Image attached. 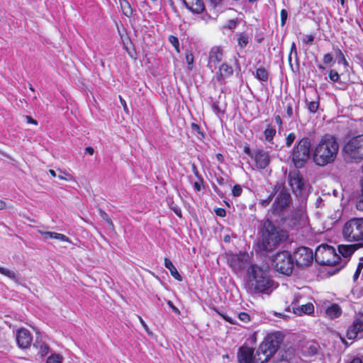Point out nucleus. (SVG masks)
Masks as SVG:
<instances>
[{
	"label": "nucleus",
	"instance_id": "nucleus-1",
	"mask_svg": "<svg viewBox=\"0 0 363 363\" xmlns=\"http://www.w3.org/2000/svg\"><path fill=\"white\" fill-rule=\"evenodd\" d=\"M339 143L337 138L329 134L321 137L313 149V159L318 166H325L333 162L337 155Z\"/></svg>",
	"mask_w": 363,
	"mask_h": 363
},
{
	"label": "nucleus",
	"instance_id": "nucleus-2",
	"mask_svg": "<svg viewBox=\"0 0 363 363\" xmlns=\"http://www.w3.org/2000/svg\"><path fill=\"white\" fill-rule=\"evenodd\" d=\"M274 281L267 272L255 264H250L247 269L246 288L251 293L268 292L274 288Z\"/></svg>",
	"mask_w": 363,
	"mask_h": 363
},
{
	"label": "nucleus",
	"instance_id": "nucleus-3",
	"mask_svg": "<svg viewBox=\"0 0 363 363\" xmlns=\"http://www.w3.org/2000/svg\"><path fill=\"white\" fill-rule=\"evenodd\" d=\"M286 237L285 232L269 223L265 224L262 230L259 247L261 250L271 252L276 249Z\"/></svg>",
	"mask_w": 363,
	"mask_h": 363
},
{
	"label": "nucleus",
	"instance_id": "nucleus-4",
	"mask_svg": "<svg viewBox=\"0 0 363 363\" xmlns=\"http://www.w3.org/2000/svg\"><path fill=\"white\" fill-rule=\"evenodd\" d=\"M282 340L283 337L279 332L268 334L257 350L258 357L255 359L256 361L267 363L270 357L277 352Z\"/></svg>",
	"mask_w": 363,
	"mask_h": 363
},
{
	"label": "nucleus",
	"instance_id": "nucleus-5",
	"mask_svg": "<svg viewBox=\"0 0 363 363\" xmlns=\"http://www.w3.org/2000/svg\"><path fill=\"white\" fill-rule=\"evenodd\" d=\"M345 160L359 162L363 160V135L350 138L343 147Z\"/></svg>",
	"mask_w": 363,
	"mask_h": 363
},
{
	"label": "nucleus",
	"instance_id": "nucleus-6",
	"mask_svg": "<svg viewBox=\"0 0 363 363\" xmlns=\"http://www.w3.org/2000/svg\"><path fill=\"white\" fill-rule=\"evenodd\" d=\"M311 140L303 138L295 145L292 150V161L296 168L303 167L311 155Z\"/></svg>",
	"mask_w": 363,
	"mask_h": 363
},
{
	"label": "nucleus",
	"instance_id": "nucleus-7",
	"mask_svg": "<svg viewBox=\"0 0 363 363\" xmlns=\"http://www.w3.org/2000/svg\"><path fill=\"white\" fill-rule=\"evenodd\" d=\"M343 238L348 242L363 241V218H352L342 228Z\"/></svg>",
	"mask_w": 363,
	"mask_h": 363
},
{
	"label": "nucleus",
	"instance_id": "nucleus-8",
	"mask_svg": "<svg viewBox=\"0 0 363 363\" xmlns=\"http://www.w3.org/2000/svg\"><path fill=\"white\" fill-rule=\"evenodd\" d=\"M315 260L322 265H336L340 263V257L335 249L328 245H319L315 253Z\"/></svg>",
	"mask_w": 363,
	"mask_h": 363
},
{
	"label": "nucleus",
	"instance_id": "nucleus-9",
	"mask_svg": "<svg viewBox=\"0 0 363 363\" xmlns=\"http://www.w3.org/2000/svg\"><path fill=\"white\" fill-rule=\"evenodd\" d=\"M275 269L285 275L291 274L294 268V260L288 251L278 252L273 259Z\"/></svg>",
	"mask_w": 363,
	"mask_h": 363
},
{
	"label": "nucleus",
	"instance_id": "nucleus-10",
	"mask_svg": "<svg viewBox=\"0 0 363 363\" xmlns=\"http://www.w3.org/2000/svg\"><path fill=\"white\" fill-rule=\"evenodd\" d=\"M315 255L311 249L306 247H298L294 251L293 255L294 263L295 262L298 267H304L310 265Z\"/></svg>",
	"mask_w": 363,
	"mask_h": 363
},
{
	"label": "nucleus",
	"instance_id": "nucleus-11",
	"mask_svg": "<svg viewBox=\"0 0 363 363\" xmlns=\"http://www.w3.org/2000/svg\"><path fill=\"white\" fill-rule=\"evenodd\" d=\"M227 260L230 267L235 272H240L250 264V256L247 252L228 254Z\"/></svg>",
	"mask_w": 363,
	"mask_h": 363
},
{
	"label": "nucleus",
	"instance_id": "nucleus-12",
	"mask_svg": "<svg viewBox=\"0 0 363 363\" xmlns=\"http://www.w3.org/2000/svg\"><path fill=\"white\" fill-rule=\"evenodd\" d=\"M225 52L220 46H213L208 52L207 67L214 72L225 61Z\"/></svg>",
	"mask_w": 363,
	"mask_h": 363
},
{
	"label": "nucleus",
	"instance_id": "nucleus-13",
	"mask_svg": "<svg viewBox=\"0 0 363 363\" xmlns=\"http://www.w3.org/2000/svg\"><path fill=\"white\" fill-rule=\"evenodd\" d=\"M289 183L296 196H302L306 194V186L299 172H290L289 174Z\"/></svg>",
	"mask_w": 363,
	"mask_h": 363
},
{
	"label": "nucleus",
	"instance_id": "nucleus-14",
	"mask_svg": "<svg viewBox=\"0 0 363 363\" xmlns=\"http://www.w3.org/2000/svg\"><path fill=\"white\" fill-rule=\"evenodd\" d=\"M290 201V194L284 189H281L272 205L273 212L276 213L281 212L289 205Z\"/></svg>",
	"mask_w": 363,
	"mask_h": 363
},
{
	"label": "nucleus",
	"instance_id": "nucleus-15",
	"mask_svg": "<svg viewBox=\"0 0 363 363\" xmlns=\"http://www.w3.org/2000/svg\"><path fill=\"white\" fill-rule=\"evenodd\" d=\"M252 160L257 169H264L270 162V156L267 151L257 148L252 151Z\"/></svg>",
	"mask_w": 363,
	"mask_h": 363
},
{
	"label": "nucleus",
	"instance_id": "nucleus-16",
	"mask_svg": "<svg viewBox=\"0 0 363 363\" xmlns=\"http://www.w3.org/2000/svg\"><path fill=\"white\" fill-rule=\"evenodd\" d=\"M361 332H363V312L355 315L352 324L347 329V337L350 340H354Z\"/></svg>",
	"mask_w": 363,
	"mask_h": 363
},
{
	"label": "nucleus",
	"instance_id": "nucleus-17",
	"mask_svg": "<svg viewBox=\"0 0 363 363\" xmlns=\"http://www.w3.org/2000/svg\"><path fill=\"white\" fill-rule=\"evenodd\" d=\"M257 357V354L254 357V350L248 347H240L238 353L239 363H253L254 361L256 363H260L256 361L255 359Z\"/></svg>",
	"mask_w": 363,
	"mask_h": 363
},
{
	"label": "nucleus",
	"instance_id": "nucleus-18",
	"mask_svg": "<svg viewBox=\"0 0 363 363\" xmlns=\"http://www.w3.org/2000/svg\"><path fill=\"white\" fill-rule=\"evenodd\" d=\"M33 337L30 333L25 328H21L16 332V342L20 348L26 349L30 347Z\"/></svg>",
	"mask_w": 363,
	"mask_h": 363
},
{
	"label": "nucleus",
	"instance_id": "nucleus-19",
	"mask_svg": "<svg viewBox=\"0 0 363 363\" xmlns=\"http://www.w3.org/2000/svg\"><path fill=\"white\" fill-rule=\"evenodd\" d=\"M294 356V350L290 348L286 350H281L277 355L274 357L271 363H291V359Z\"/></svg>",
	"mask_w": 363,
	"mask_h": 363
},
{
	"label": "nucleus",
	"instance_id": "nucleus-20",
	"mask_svg": "<svg viewBox=\"0 0 363 363\" xmlns=\"http://www.w3.org/2000/svg\"><path fill=\"white\" fill-rule=\"evenodd\" d=\"M218 68V70L216 72V78L218 82H221L223 79L230 77L233 73L232 66L225 62L220 64Z\"/></svg>",
	"mask_w": 363,
	"mask_h": 363
},
{
	"label": "nucleus",
	"instance_id": "nucleus-21",
	"mask_svg": "<svg viewBox=\"0 0 363 363\" xmlns=\"http://www.w3.org/2000/svg\"><path fill=\"white\" fill-rule=\"evenodd\" d=\"M182 1L193 13H201L204 10V4L202 0H182Z\"/></svg>",
	"mask_w": 363,
	"mask_h": 363
},
{
	"label": "nucleus",
	"instance_id": "nucleus-22",
	"mask_svg": "<svg viewBox=\"0 0 363 363\" xmlns=\"http://www.w3.org/2000/svg\"><path fill=\"white\" fill-rule=\"evenodd\" d=\"M342 313L341 308L336 303H333L325 309V314L330 319L338 318Z\"/></svg>",
	"mask_w": 363,
	"mask_h": 363
},
{
	"label": "nucleus",
	"instance_id": "nucleus-23",
	"mask_svg": "<svg viewBox=\"0 0 363 363\" xmlns=\"http://www.w3.org/2000/svg\"><path fill=\"white\" fill-rule=\"evenodd\" d=\"M293 311L295 314L298 315H301L302 314H311L314 311V306L311 303H308L300 306L294 307Z\"/></svg>",
	"mask_w": 363,
	"mask_h": 363
},
{
	"label": "nucleus",
	"instance_id": "nucleus-24",
	"mask_svg": "<svg viewBox=\"0 0 363 363\" xmlns=\"http://www.w3.org/2000/svg\"><path fill=\"white\" fill-rule=\"evenodd\" d=\"M356 249L354 245H341L338 247L339 253L345 258L351 256Z\"/></svg>",
	"mask_w": 363,
	"mask_h": 363
},
{
	"label": "nucleus",
	"instance_id": "nucleus-25",
	"mask_svg": "<svg viewBox=\"0 0 363 363\" xmlns=\"http://www.w3.org/2000/svg\"><path fill=\"white\" fill-rule=\"evenodd\" d=\"M164 266L170 272L171 275L177 281H182V277L178 272L177 268L174 267L172 261L168 258H164Z\"/></svg>",
	"mask_w": 363,
	"mask_h": 363
},
{
	"label": "nucleus",
	"instance_id": "nucleus-26",
	"mask_svg": "<svg viewBox=\"0 0 363 363\" xmlns=\"http://www.w3.org/2000/svg\"><path fill=\"white\" fill-rule=\"evenodd\" d=\"M0 274L6 276V277L9 278L10 279L17 281L18 279L19 274L14 270L0 267Z\"/></svg>",
	"mask_w": 363,
	"mask_h": 363
},
{
	"label": "nucleus",
	"instance_id": "nucleus-27",
	"mask_svg": "<svg viewBox=\"0 0 363 363\" xmlns=\"http://www.w3.org/2000/svg\"><path fill=\"white\" fill-rule=\"evenodd\" d=\"M250 36L246 33H241L238 35L237 40L241 48H245L250 42Z\"/></svg>",
	"mask_w": 363,
	"mask_h": 363
},
{
	"label": "nucleus",
	"instance_id": "nucleus-28",
	"mask_svg": "<svg viewBox=\"0 0 363 363\" xmlns=\"http://www.w3.org/2000/svg\"><path fill=\"white\" fill-rule=\"evenodd\" d=\"M276 134V130L272 125H269L265 130L264 131V135L265 140L268 142H271L273 139V137Z\"/></svg>",
	"mask_w": 363,
	"mask_h": 363
},
{
	"label": "nucleus",
	"instance_id": "nucleus-29",
	"mask_svg": "<svg viewBox=\"0 0 363 363\" xmlns=\"http://www.w3.org/2000/svg\"><path fill=\"white\" fill-rule=\"evenodd\" d=\"M121 6L123 11V13L126 16H130L132 15V9L130 7V4L126 0H121L120 1Z\"/></svg>",
	"mask_w": 363,
	"mask_h": 363
},
{
	"label": "nucleus",
	"instance_id": "nucleus-30",
	"mask_svg": "<svg viewBox=\"0 0 363 363\" xmlns=\"http://www.w3.org/2000/svg\"><path fill=\"white\" fill-rule=\"evenodd\" d=\"M256 77L262 82H266L268 79V73L264 68H259L256 71Z\"/></svg>",
	"mask_w": 363,
	"mask_h": 363
},
{
	"label": "nucleus",
	"instance_id": "nucleus-31",
	"mask_svg": "<svg viewBox=\"0 0 363 363\" xmlns=\"http://www.w3.org/2000/svg\"><path fill=\"white\" fill-rule=\"evenodd\" d=\"M63 357L59 354H52L48 357L46 363H62Z\"/></svg>",
	"mask_w": 363,
	"mask_h": 363
},
{
	"label": "nucleus",
	"instance_id": "nucleus-32",
	"mask_svg": "<svg viewBox=\"0 0 363 363\" xmlns=\"http://www.w3.org/2000/svg\"><path fill=\"white\" fill-rule=\"evenodd\" d=\"M39 348V352L42 356L47 355L49 352V347L44 342L39 343L37 346Z\"/></svg>",
	"mask_w": 363,
	"mask_h": 363
},
{
	"label": "nucleus",
	"instance_id": "nucleus-33",
	"mask_svg": "<svg viewBox=\"0 0 363 363\" xmlns=\"http://www.w3.org/2000/svg\"><path fill=\"white\" fill-rule=\"evenodd\" d=\"M38 233H40L45 240L54 239L55 236V232L43 231L42 230H38Z\"/></svg>",
	"mask_w": 363,
	"mask_h": 363
},
{
	"label": "nucleus",
	"instance_id": "nucleus-34",
	"mask_svg": "<svg viewBox=\"0 0 363 363\" xmlns=\"http://www.w3.org/2000/svg\"><path fill=\"white\" fill-rule=\"evenodd\" d=\"M169 41L173 45L176 51L179 52V43L178 38L174 35H170L169 37Z\"/></svg>",
	"mask_w": 363,
	"mask_h": 363
},
{
	"label": "nucleus",
	"instance_id": "nucleus-35",
	"mask_svg": "<svg viewBox=\"0 0 363 363\" xmlns=\"http://www.w3.org/2000/svg\"><path fill=\"white\" fill-rule=\"evenodd\" d=\"M186 61L188 64L189 70L192 69V65L194 63V55L191 52H186L185 55Z\"/></svg>",
	"mask_w": 363,
	"mask_h": 363
},
{
	"label": "nucleus",
	"instance_id": "nucleus-36",
	"mask_svg": "<svg viewBox=\"0 0 363 363\" xmlns=\"http://www.w3.org/2000/svg\"><path fill=\"white\" fill-rule=\"evenodd\" d=\"M99 213H100V216L102 218V219H104V220H106L107 222V223L108 224L110 228L113 230V228H114L113 223L111 221V220L108 218V214L106 212H104V211H101V210L99 211Z\"/></svg>",
	"mask_w": 363,
	"mask_h": 363
},
{
	"label": "nucleus",
	"instance_id": "nucleus-37",
	"mask_svg": "<svg viewBox=\"0 0 363 363\" xmlns=\"http://www.w3.org/2000/svg\"><path fill=\"white\" fill-rule=\"evenodd\" d=\"M319 107V103L318 101H310L308 104V109L311 113H315Z\"/></svg>",
	"mask_w": 363,
	"mask_h": 363
},
{
	"label": "nucleus",
	"instance_id": "nucleus-38",
	"mask_svg": "<svg viewBox=\"0 0 363 363\" xmlns=\"http://www.w3.org/2000/svg\"><path fill=\"white\" fill-rule=\"evenodd\" d=\"M296 136L294 133H290L286 138V145L289 147L291 146L293 143L294 142Z\"/></svg>",
	"mask_w": 363,
	"mask_h": 363
},
{
	"label": "nucleus",
	"instance_id": "nucleus-39",
	"mask_svg": "<svg viewBox=\"0 0 363 363\" xmlns=\"http://www.w3.org/2000/svg\"><path fill=\"white\" fill-rule=\"evenodd\" d=\"M54 239L59 240H60L62 242H71V241L69 239V238H67L66 235H65L63 234L58 233H55V236Z\"/></svg>",
	"mask_w": 363,
	"mask_h": 363
},
{
	"label": "nucleus",
	"instance_id": "nucleus-40",
	"mask_svg": "<svg viewBox=\"0 0 363 363\" xmlns=\"http://www.w3.org/2000/svg\"><path fill=\"white\" fill-rule=\"evenodd\" d=\"M329 78L330 79L331 81L335 82L339 80L340 75L336 71L331 70L329 73Z\"/></svg>",
	"mask_w": 363,
	"mask_h": 363
},
{
	"label": "nucleus",
	"instance_id": "nucleus-41",
	"mask_svg": "<svg viewBox=\"0 0 363 363\" xmlns=\"http://www.w3.org/2000/svg\"><path fill=\"white\" fill-rule=\"evenodd\" d=\"M218 314L224 319L226 321L229 322L231 324H235L236 323V319L235 318H233L230 316H229L227 314H225V313H218Z\"/></svg>",
	"mask_w": 363,
	"mask_h": 363
},
{
	"label": "nucleus",
	"instance_id": "nucleus-42",
	"mask_svg": "<svg viewBox=\"0 0 363 363\" xmlns=\"http://www.w3.org/2000/svg\"><path fill=\"white\" fill-rule=\"evenodd\" d=\"M238 318L239 319L244 322V323H247L250 321V315L247 313H239L238 315Z\"/></svg>",
	"mask_w": 363,
	"mask_h": 363
},
{
	"label": "nucleus",
	"instance_id": "nucleus-43",
	"mask_svg": "<svg viewBox=\"0 0 363 363\" xmlns=\"http://www.w3.org/2000/svg\"><path fill=\"white\" fill-rule=\"evenodd\" d=\"M57 177L59 179L65 180V181H71L73 179L72 176L67 172H63L62 174H60Z\"/></svg>",
	"mask_w": 363,
	"mask_h": 363
},
{
	"label": "nucleus",
	"instance_id": "nucleus-44",
	"mask_svg": "<svg viewBox=\"0 0 363 363\" xmlns=\"http://www.w3.org/2000/svg\"><path fill=\"white\" fill-rule=\"evenodd\" d=\"M287 11L285 10V9H282L281 11V25L283 26L285 23H286V21L287 19Z\"/></svg>",
	"mask_w": 363,
	"mask_h": 363
},
{
	"label": "nucleus",
	"instance_id": "nucleus-45",
	"mask_svg": "<svg viewBox=\"0 0 363 363\" xmlns=\"http://www.w3.org/2000/svg\"><path fill=\"white\" fill-rule=\"evenodd\" d=\"M242 189L239 185H235L233 188L232 193L234 196H239L241 194Z\"/></svg>",
	"mask_w": 363,
	"mask_h": 363
},
{
	"label": "nucleus",
	"instance_id": "nucleus-46",
	"mask_svg": "<svg viewBox=\"0 0 363 363\" xmlns=\"http://www.w3.org/2000/svg\"><path fill=\"white\" fill-rule=\"evenodd\" d=\"M356 208L358 211H363V192L361 197L357 201Z\"/></svg>",
	"mask_w": 363,
	"mask_h": 363
},
{
	"label": "nucleus",
	"instance_id": "nucleus-47",
	"mask_svg": "<svg viewBox=\"0 0 363 363\" xmlns=\"http://www.w3.org/2000/svg\"><path fill=\"white\" fill-rule=\"evenodd\" d=\"M333 61V57L331 54L328 53L325 54L323 57V62L325 64H329L331 63Z\"/></svg>",
	"mask_w": 363,
	"mask_h": 363
},
{
	"label": "nucleus",
	"instance_id": "nucleus-48",
	"mask_svg": "<svg viewBox=\"0 0 363 363\" xmlns=\"http://www.w3.org/2000/svg\"><path fill=\"white\" fill-rule=\"evenodd\" d=\"M273 196H274V194H272L271 195L269 196V197L267 199L262 200L260 202L262 206L264 207L268 206L270 203V202L272 201Z\"/></svg>",
	"mask_w": 363,
	"mask_h": 363
},
{
	"label": "nucleus",
	"instance_id": "nucleus-49",
	"mask_svg": "<svg viewBox=\"0 0 363 363\" xmlns=\"http://www.w3.org/2000/svg\"><path fill=\"white\" fill-rule=\"evenodd\" d=\"M138 319L142 325V326L143 327V328L145 330V331L149 334V335H152V333L149 330V328L147 326V325L145 323V322L143 320V319L140 317V316H138Z\"/></svg>",
	"mask_w": 363,
	"mask_h": 363
},
{
	"label": "nucleus",
	"instance_id": "nucleus-50",
	"mask_svg": "<svg viewBox=\"0 0 363 363\" xmlns=\"http://www.w3.org/2000/svg\"><path fill=\"white\" fill-rule=\"evenodd\" d=\"M215 213L217 216H218L220 217H224V216H225V214H226L225 209H223L222 208H218L215 209Z\"/></svg>",
	"mask_w": 363,
	"mask_h": 363
},
{
	"label": "nucleus",
	"instance_id": "nucleus-51",
	"mask_svg": "<svg viewBox=\"0 0 363 363\" xmlns=\"http://www.w3.org/2000/svg\"><path fill=\"white\" fill-rule=\"evenodd\" d=\"M314 40V36L313 35H306L303 39V42L305 43H311Z\"/></svg>",
	"mask_w": 363,
	"mask_h": 363
},
{
	"label": "nucleus",
	"instance_id": "nucleus-52",
	"mask_svg": "<svg viewBox=\"0 0 363 363\" xmlns=\"http://www.w3.org/2000/svg\"><path fill=\"white\" fill-rule=\"evenodd\" d=\"M26 118L28 123H31L35 125L38 124V122L35 120L33 119L30 116H26Z\"/></svg>",
	"mask_w": 363,
	"mask_h": 363
},
{
	"label": "nucleus",
	"instance_id": "nucleus-53",
	"mask_svg": "<svg viewBox=\"0 0 363 363\" xmlns=\"http://www.w3.org/2000/svg\"><path fill=\"white\" fill-rule=\"evenodd\" d=\"M362 267H363V265H362V266H361V265L359 264V265L358 266V267H357V270H356V272H355V273H354V280H356V279L358 278V277H359V274H360V268H362Z\"/></svg>",
	"mask_w": 363,
	"mask_h": 363
},
{
	"label": "nucleus",
	"instance_id": "nucleus-54",
	"mask_svg": "<svg viewBox=\"0 0 363 363\" xmlns=\"http://www.w3.org/2000/svg\"><path fill=\"white\" fill-rule=\"evenodd\" d=\"M172 209L177 216H178L179 217H182V211L179 207L175 206Z\"/></svg>",
	"mask_w": 363,
	"mask_h": 363
},
{
	"label": "nucleus",
	"instance_id": "nucleus-55",
	"mask_svg": "<svg viewBox=\"0 0 363 363\" xmlns=\"http://www.w3.org/2000/svg\"><path fill=\"white\" fill-rule=\"evenodd\" d=\"M194 186L196 191H199L201 189V185L199 182H195L194 184Z\"/></svg>",
	"mask_w": 363,
	"mask_h": 363
},
{
	"label": "nucleus",
	"instance_id": "nucleus-56",
	"mask_svg": "<svg viewBox=\"0 0 363 363\" xmlns=\"http://www.w3.org/2000/svg\"><path fill=\"white\" fill-rule=\"evenodd\" d=\"M244 152L252 158V151H251L249 147H245L244 149Z\"/></svg>",
	"mask_w": 363,
	"mask_h": 363
},
{
	"label": "nucleus",
	"instance_id": "nucleus-57",
	"mask_svg": "<svg viewBox=\"0 0 363 363\" xmlns=\"http://www.w3.org/2000/svg\"><path fill=\"white\" fill-rule=\"evenodd\" d=\"M85 152L86 153H88L89 155H92L94 154V148H92L91 147H87L86 149H85Z\"/></svg>",
	"mask_w": 363,
	"mask_h": 363
},
{
	"label": "nucleus",
	"instance_id": "nucleus-58",
	"mask_svg": "<svg viewBox=\"0 0 363 363\" xmlns=\"http://www.w3.org/2000/svg\"><path fill=\"white\" fill-rule=\"evenodd\" d=\"M274 121L279 125H281L282 124V121L279 116H276L274 118Z\"/></svg>",
	"mask_w": 363,
	"mask_h": 363
},
{
	"label": "nucleus",
	"instance_id": "nucleus-59",
	"mask_svg": "<svg viewBox=\"0 0 363 363\" xmlns=\"http://www.w3.org/2000/svg\"><path fill=\"white\" fill-rule=\"evenodd\" d=\"M286 113H287V115L289 116V117H291L292 116V114H293V109H292V107L291 106H289L287 107Z\"/></svg>",
	"mask_w": 363,
	"mask_h": 363
},
{
	"label": "nucleus",
	"instance_id": "nucleus-60",
	"mask_svg": "<svg viewBox=\"0 0 363 363\" xmlns=\"http://www.w3.org/2000/svg\"><path fill=\"white\" fill-rule=\"evenodd\" d=\"M167 303L174 312L179 313V310L172 304V303L170 301H169Z\"/></svg>",
	"mask_w": 363,
	"mask_h": 363
},
{
	"label": "nucleus",
	"instance_id": "nucleus-61",
	"mask_svg": "<svg viewBox=\"0 0 363 363\" xmlns=\"http://www.w3.org/2000/svg\"><path fill=\"white\" fill-rule=\"evenodd\" d=\"M339 53H340V55L341 56V58H342V62H343L345 65H347V62L345 60L343 54L342 53V52L340 50H339Z\"/></svg>",
	"mask_w": 363,
	"mask_h": 363
},
{
	"label": "nucleus",
	"instance_id": "nucleus-62",
	"mask_svg": "<svg viewBox=\"0 0 363 363\" xmlns=\"http://www.w3.org/2000/svg\"><path fill=\"white\" fill-rule=\"evenodd\" d=\"M6 206V203L4 201L0 200V210L5 208Z\"/></svg>",
	"mask_w": 363,
	"mask_h": 363
},
{
	"label": "nucleus",
	"instance_id": "nucleus-63",
	"mask_svg": "<svg viewBox=\"0 0 363 363\" xmlns=\"http://www.w3.org/2000/svg\"><path fill=\"white\" fill-rule=\"evenodd\" d=\"M49 172L53 177H55L57 176L55 171H54L53 169H50Z\"/></svg>",
	"mask_w": 363,
	"mask_h": 363
},
{
	"label": "nucleus",
	"instance_id": "nucleus-64",
	"mask_svg": "<svg viewBox=\"0 0 363 363\" xmlns=\"http://www.w3.org/2000/svg\"><path fill=\"white\" fill-rule=\"evenodd\" d=\"M350 363H362V361L358 359V358H356V359H354Z\"/></svg>",
	"mask_w": 363,
	"mask_h": 363
}]
</instances>
